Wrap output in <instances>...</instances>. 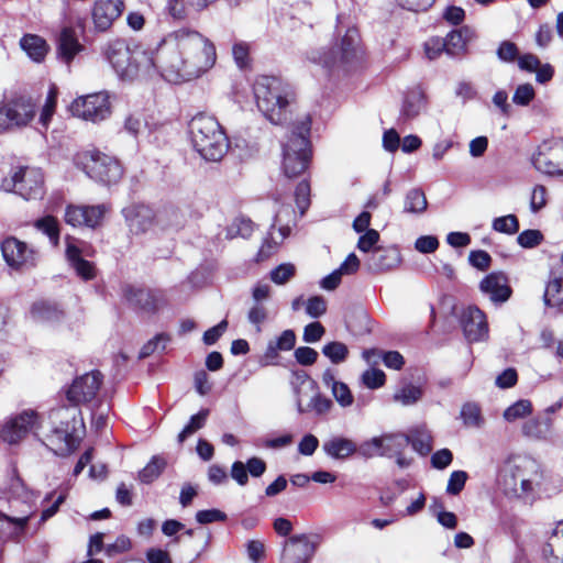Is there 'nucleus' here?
<instances>
[{
  "instance_id": "obj_33",
  "label": "nucleus",
  "mask_w": 563,
  "mask_h": 563,
  "mask_svg": "<svg viewBox=\"0 0 563 563\" xmlns=\"http://www.w3.org/2000/svg\"><path fill=\"white\" fill-rule=\"evenodd\" d=\"M31 317L36 322L52 323L63 317V311L55 303L37 301L31 308Z\"/></svg>"
},
{
  "instance_id": "obj_22",
  "label": "nucleus",
  "mask_w": 563,
  "mask_h": 563,
  "mask_svg": "<svg viewBox=\"0 0 563 563\" xmlns=\"http://www.w3.org/2000/svg\"><path fill=\"white\" fill-rule=\"evenodd\" d=\"M479 290L494 305L506 302L512 292L507 276L501 272H493L486 275L479 283Z\"/></svg>"
},
{
  "instance_id": "obj_9",
  "label": "nucleus",
  "mask_w": 563,
  "mask_h": 563,
  "mask_svg": "<svg viewBox=\"0 0 563 563\" xmlns=\"http://www.w3.org/2000/svg\"><path fill=\"white\" fill-rule=\"evenodd\" d=\"M3 497L10 504V508L16 516H9L0 512V523L7 521L14 525L16 533L24 531L30 518L32 517L34 494L29 490L19 476H13L9 485L3 490Z\"/></svg>"
},
{
  "instance_id": "obj_25",
  "label": "nucleus",
  "mask_w": 563,
  "mask_h": 563,
  "mask_svg": "<svg viewBox=\"0 0 563 563\" xmlns=\"http://www.w3.org/2000/svg\"><path fill=\"white\" fill-rule=\"evenodd\" d=\"M123 296L130 305L145 311H154L157 308L158 297L150 289L126 285L123 287Z\"/></svg>"
},
{
  "instance_id": "obj_45",
  "label": "nucleus",
  "mask_w": 563,
  "mask_h": 563,
  "mask_svg": "<svg viewBox=\"0 0 563 563\" xmlns=\"http://www.w3.org/2000/svg\"><path fill=\"white\" fill-rule=\"evenodd\" d=\"M170 342V335L167 333H158L147 343H145L140 351V358H145L154 352H164L167 344Z\"/></svg>"
},
{
  "instance_id": "obj_52",
  "label": "nucleus",
  "mask_w": 563,
  "mask_h": 563,
  "mask_svg": "<svg viewBox=\"0 0 563 563\" xmlns=\"http://www.w3.org/2000/svg\"><path fill=\"white\" fill-rule=\"evenodd\" d=\"M295 201L302 216L310 206V184L307 179H303L297 185Z\"/></svg>"
},
{
  "instance_id": "obj_19",
  "label": "nucleus",
  "mask_w": 563,
  "mask_h": 563,
  "mask_svg": "<svg viewBox=\"0 0 563 563\" xmlns=\"http://www.w3.org/2000/svg\"><path fill=\"white\" fill-rule=\"evenodd\" d=\"M38 426V416L33 410H25L10 418L3 426L1 438L10 444L18 443Z\"/></svg>"
},
{
  "instance_id": "obj_36",
  "label": "nucleus",
  "mask_w": 563,
  "mask_h": 563,
  "mask_svg": "<svg viewBox=\"0 0 563 563\" xmlns=\"http://www.w3.org/2000/svg\"><path fill=\"white\" fill-rule=\"evenodd\" d=\"M552 421L549 417L536 418L525 422L522 432L525 435L534 439H544L551 432Z\"/></svg>"
},
{
  "instance_id": "obj_60",
  "label": "nucleus",
  "mask_w": 563,
  "mask_h": 563,
  "mask_svg": "<svg viewBox=\"0 0 563 563\" xmlns=\"http://www.w3.org/2000/svg\"><path fill=\"white\" fill-rule=\"evenodd\" d=\"M386 376L383 371L371 368L363 373L362 382L371 389H376L385 384Z\"/></svg>"
},
{
  "instance_id": "obj_17",
  "label": "nucleus",
  "mask_w": 563,
  "mask_h": 563,
  "mask_svg": "<svg viewBox=\"0 0 563 563\" xmlns=\"http://www.w3.org/2000/svg\"><path fill=\"white\" fill-rule=\"evenodd\" d=\"M110 210L109 205L100 203L93 206L68 205L65 210V222L74 228L87 227L95 229L99 227Z\"/></svg>"
},
{
  "instance_id": "obj_63",
  "label": "nucleus",
  "mask_w": 563,
  "mask_h": 563,
  "mask_svg": "<svg viewBox=\"0 0 563 563\" xmlns=\"http://www.w3.org/2000/svg\"><path fill=\"white\" fill-rule=\"evenodd\" d=\"M294 355H295L296 361L303 366H309V365L314 364L319 356L318 352L314 349L309 347V346L297 347L295 350Z\"/></svg>"
},
{
  "instance_id": "obj_37",
  "label": "nucleus",
  "mask_w": 563,
  "mask_h": 563,
  "mask_svg": "<svg viewBox=\"0 0 563 563\" xmlns=\"http://www.w3.org/2000/svg\"><path fill=\"white\" fill-rule=\"evenodd\" d=\"M34 227L37 231L47 235L53 246L58 245L60 229L59 223L55 217L45 216L43 218H40L34 222Z\"/></svg>"
},
{
  "instance_id": "obj_50",
  "label": "nucleus",
  "mask_w": 563,
  "mask_h": 563,
  "mask_svg": "<svg viewBox=\"0 0 563 563\" xmlns=\"http://www.w3.org/2000/svg\"><path fill=\"white\" fill-rule=\"evenodd\" d=\"M356 453L364 459H372L377 455L383 456L379 437H374L369 440L362 442L357 446Z\"/></svg>"
},
{
  "instance_id": "obj_42",
  "label": "nucleus",
  "mask_w": 563,
  "mask_h": 563,
  "mask_svg": "<svg viewBox=\"0 0 563 563\" xmlns=\"http://www.w3.org/2000/svg\"><path fill=\"white\" fill-rule=\"evenodd\" d=\"M208 416V409H201L198 413L194 415L178 434V442L183 443L187 438L200 430L206 424Z\"/></svg>"
},
{
  "instance_id": "obj_56",
  "label": "nucleus",
  "mask_w": 563,
  "mask_h": 563,
  "mask_svg": "<svg viewBox=\"0 0 563 563\" xmlns=\"http://www.w3.org/2000/svg\"><path fill=\"white\" fill-rule=\"evenodd\" d=\"M468 475L465 471L452 472L448 481L446 493L453 496L459 495L463 490Z\"/></svg>"
},
{
  "instance_id": "obj_26",
  "label": "nucleus",
  "mask_w": 563,
  "mask_h": 563,
  "mask_svg": "<svg viewBox=\"0 0 563 563\" xmlns=\"http://www.w3.org/2000/svg\"><path fill=\"white\" fill-rule=\"evenodd\" d=\"M84 46L79 43L76 32L71 27H64L57 41V53L60 60L69 65Z\"/></svg>"
},
{
  "instance_id": "obj_23",
  "label": "nucleus",
  "mask_w": 563,
  "mask_h": 563,
  "mask_svg": "<svg viewBox=\"0 0 563 563\" xmlns=\"http://www.w3.org/2000/svg\"><path fill=\"white\" fill-rule=\"evenodd\" d=\"M299 390L301 396H309V399L297 410L298 413L303 415L312 412L316 416H324L332 409V400L320 393L316 380H307Z\"/></svg>"
},
{
  "instance_id": "obj_46",
  "label": "nucleus",
  "mask_w": 563,
  "mask_h": 563,
  "mask_svg": "<svg viewBox=\"0 0 563 563\" xmlns=\"http://www.w3.org/2000/svg\"><path fill=\"white\" fill-rule=\"evenodd\" d=\"M410 443L419 454L428 455L432 450V435L426 430L418 429L410 437Z\"/></svg>"
},
{
  "instance_id": "obj_43",
  "label": "nucleus",
  "mask_w": 563,
  "mask_h": 563,
  "mask_svg": "<svg viewBox=\"0 0 563 563\" xmlns=\"http://www.w3.org/2000/svg\"><path fill=\"white\" fill-rule=\"evenodd\" d=\"M322 354L328 357L333 364H341L346 361L349 356L347 346L339 341H332L323 345Z\"/></svg>"
},
{
  "instance_id": "obj_27",
  "label": "nucleus",
  "mask_w": 563,
  "mask_h": 563,
  "mask_svg": "<svg viewBox=\"0 0 563 563\" xmlns=\"http://www.w3.org/2000/svg\"><path fill=\"white\" fill-rule=\"evenodd\" d=\"M323 452L334 460H346L356 453L357 445L351 439L333 437L322 444Z\"/></svg>"
},
{
  "instance_id": "obj_2",
  "label": "nucleus",
  "mask_w": 563,
  "mask_h": 563,
  "mask_svg": "<svg viewBox=\"0 0 563 563\" xmlns=\"http://www.w3.org/2000/svg\"><path fill=\"white\" fill-rule=\"evenodd\" d=\"M545 474L541 464L529 456L509 462L500 473L499 485L508 498L532 505L544 490Z\"/></svg>"
},
{
  "instance_id": "obj_18",
  "label": "nucleus",
  "mask_w": 563,
  "mask_h": 563,
  "mask_svg": "<svg viewBox=\"0 0 563 563\" xmlns=\"http://www.w3.org/2000/svg\"><path fill=\"white\" fill-rule=\"evenodd\" d=\"M125 9L123 0H95L91 7V20L96 31L106 32L122 15Z\"/></svg>"
},
{
  "instance_id": "obj_57",
  "label": "nucleus",
  "mask_w": 563,
  "mask_h": 563,
  "mask_svg": "<svg viewBox=\"0 0 563 563\" xmlns=\"http://www.w3.org/2000/svg\"><path fill=\"white\" fill-rule=\"evenodd\" d=\"M295 272L296 268L292 264L284 263L271 272V279L277 285H284L295 275Z\"/></svg>"
},
{
  "instance_id": "obj_6",
  "label": "nucleus",
  "mask_w": 563,
  "mask_h": 563,
  "mask_svg": "<svg viewBox=\"0 0 563 563\" xmlns=\"http://www.w3.org/2000/svg\"><path fill=\"white\" fill-rule=\"evenodd\" d=\"M310 120L301 121L283 144L282 169L287 178L297 177L309 166L311 147L309 141Z\"/></svg>"
},
{
  "instance_id": "obj_21",
  "label": "nucleus",
  "mask_w": 563,
  "mask_h": 563,
  "mask_svg": "<svg viewBox=\"0 0 563 563\" xmlns=\"http://www.w3.org/2000/svg\"><path fill=\"white\" fill-rule=\"evenodd\" d=\"M461 324L467 341L478 342L488 338L485 313L477 307L466 308L461 316Z\"/></svg>"
},
{
  "instance_id": "obj_61",
  "label": "nucleus",
  "mask_w": 563,
  "mask_h": 563,
  "mask_svg": "<svg viewBox=\"0 0 563 563\" xmlns=\"http://www.w3.org/2000/svg\"><path fill=\"white\" fill-rule=\"evenodd\" d=\"M378 241L379 233L376 230H367L360 236L357 241V249L361 252L371 254Z\"/></svg>"
},
{
  "instance_id": "obj_38",
  "label": "nucleus",
  "mask_w": 563,
  "mask_h": 563,
  "mask_svg": "<svg viewBox=\"0 0 563 563\" xmlns=\"http://www.w3.org/2000/svg\"><path fill=\"white\" fill-rule=\"evenodd\" d=\"M166 460L159 455H154L151 461L140 471L139 479L144 484L154 482L165 470Z\"/></svg>"
},
{
  "instance_id": "obj_55",
  "label": "nucleus",
  "mask_w": 563,
  "mask_h": 563,
  "mask_svg": "<svg viewBox=\"0 0 563 563\" xmlns=\"http://www.w3.org/2000/svg\"><path fill=\"white\" fill-rule=\"evenodd\" d=\"M548 202V189L543 185H536L530 196V210L533 213L542 210Z\"/></svg>"
},
{
  "instance_id": "obj_62",
  "label": "nucleus",
  "mask_w": 563,
  "mask_h": 563,
  "mask_svg": "<svg viewBox=\"0 0 563 563\" xmlns=\"http://www.w3.org/2000/svg\"><path fill=\"white\" fill-rule=\"evenodd\" d=\"M519 54L518 47L510 41H504L497 48V56L501 62L511 63L517 59Z\"/></svg>"
},
{
  "instance_id": "obj_39",
  "label": "nucleus",
  "mask_w": 563,
  "mask_h": 563,
  "mask_svg": "<svg viewBox=\"0 0 563 563\" xmlns=\"http://www.w3.org/2000/svg\"><path fill=\"white\" fill-rule=\"evenodd\" d=\"M57 104V89L52 86L47 92L45 103L42 107L38 123L41 124L43 130L48 128V124L55 113Z\"/></svg>"
},
{
  "instance_id": "obj_51",
  "label": "nucleus",
  "mask_w": 563,
  "mask_h": 563,
  "mask_svg": "<svg viewBox=\"0 0 563 563\" xmlns=\"http://www.w3.org/2000/svg\"><path fill=\"white\" fill-rule=\"evenodd\" d=\"M543 241V234L536 229H529L520 232L517 236V243L523 249H533Z\"/></svg>"
},
{
  "instance_id": "obj_44",
  "label": "nucleus",
  "mask_w": 563,
  "mask_h": 563,
  "mask_svg": "<svg viewBox=\"0 0 563 563\" xmlns=\"http://www.w3.org/2000/svg\"><path fill=\"white\" fill-rule=\"evenodd\" d=\"M494 231L512 235L519 231V220L515 214L495 218L492 223Z\"/></svg>"
},
{
  "instance_id": "obj_16",
  "label": "nucleus",
  "mask_w": 563,
  "mask_h": 563,
  "mask_svg": "<svg viewBox=\"0 0 563 563\" xmlns=\"http://www.w3.org/2000/svg\"><path fill=\"white\" fill-rule=\"evenodd\" d=\"M103 376L99 371H91L76 377L67 390V399L75 406L91 404L102 385Z\"/></svg>"
},
{
  "instance_id": "obj_40",
  "label": "nucleus",
  "mask_w": 563,
  "mask_h": 563,
  "mask_svg": "<svg viewBox=\"0 0 563 563\" xmlns=\"http://www.w3.org/2000/svg\"><path fill=\"white\" fill-rule=\"evenodd\" d=\"M460 416L463 423L468 428H481L484 419L481 415V408L475 402H466L462 406Z\"/></svg>"
},
{
  "instance_id": "obj_29",
  "label": "nucleus",
  "mask_w": 563,
  "mask_h": 563,
  "mask_svg": "<svg viewBox=\"0 0 563 563\" xmlns=\"http://www.w3.org/2000/svg\"><path fill=\"white\" fill-rule=\"evenodd\" d=\"M543 301L551 308H560L563 305V271H551Z\"/></svg>"
},
{
  "instance_id": "obj_15",
  "label": "nucleus",
  "mask_w": 563,
  "mask_h": 563,
  "mask_svg": "<svg viewBox=\"0 0 563 563\" xmlns=\"http://www.w3.org/2000/svg\"><path fill=\"white\" fill-rule=\"evenodd\" d=\"M110 96L100 91L75 99L70 111L75 117L93 123L106 120L111 113Z\"/></svg>"
},
{
  "instance_id": "obj_13",
  "label": "nucleus",
  "mask_w": 563,
  "mask_h": 563,
  "mask_svg": "<svg viewBox=\"0 0 563 563\" xmlns=\"http://www.w3.org/2000/svg\"><path fill=\"white\" fill-rule=\"evenodd\" d=\"M533 167L548 176H563V140H544L532 154Z\"/></svg>"
},
{
  "instance_id": "obj_32",
  "label": "nucleus",
  "mask_w": 563,
  "mask_h": 563,
  "mask_svg": "<svg viewBox=\"0 0 563 563\" xmlns=\"http://www.w3.org/2000/svg\"><path fill=\"white\" fill-rule=\"evenodd\" d=\"M379 441L383 456L393 457L395 454L402 453L410 444V437L404 433H385L379 437Z\"/></svg>"
},
{
  "instance_id": "obj_1",
  "label": "nucleus",
  "mask_w": 563,
  "mask_h": 563,
  "mask_svg": "<svg viewBox=\"0 0 563 563\" xmlns=\"http://www.w3.org/2000/svg\"><path fill=\"white\" fill-rule=\"evenodd\" d=\"M104 56L121 81L162 77L174 84L198 78L213 67L217 58L213 43L188 29L166 34L151 49L115 40L107 44Z\"/></svg>"
},
{
  "instance_id": "obj_64",
  "label": "nucleus",
  "mask_w": 563,
  "mask_h": 563,
  "mask_svg": "<svg viewBox=\"0 0 563 563\" xmlns=\"http://www.w3.org/2000/svg\"><path fill=\"white\" fill-rule=\"evenodd\" d=\"M327 311V302L321 296H313L308 299L306 305V312L311 318H319Z\"/></svg>"
},
{
  "instance_id": "obj_20",
  "label": "nucleus",
  "mask_w": 563,
  "mask_h": 563,
  "mask_svg": "<svg viewBox=\"0 0 563 563\" xmlns=\"http://www.w3.org/2000/svg\"><path fill=\"white\" fill-rule=\"evenodd\" d=\"M1 251L5 263L14 269L35 265V252L33 249L16 238H7L1 244Z\"/></svg>"
},
{
  "instance_id": "obj_53",
  "label": "nucleus",
  "mask_w": 563,
  "mask_h": 563,
  "mask_svg": "<svg viewBox=\"0 0 563 563\" xmlns=\"http://www.w3.org/2000/svg\"><path fill=\"white\" fill-rule=\"evenodd\" d=\"M536 97L534 88L531 84L519 85L512 96V102L520 107H527Z\"/></svg>"
},
{
  "instance_id": "obj_49",
  "label": "nucleus",
  "mask_w": 563,
  "mask_h": 563,
  "mask_svg": "<svg viewBox=\"0 0 563 563\" xmlns=\"http://www.w3.org/2000/svg\"><path fill=\"white\" fill-rule=\"evenodd\" d=\"M254 224L250 219L236 218L228 230V235L232 238L241 236L247 239L251 236Z\"/></svg>"
},
{
  "instance_id": "obj_31",
  "label": "nucleus",
  "mask_w": 563,
  "mask_h": 563,
  "mask_svg": "<svg viewBox=\"0 0 563 563\" xmlns=\"http://www.w3.org/2000/svg\"><path fill=\"white\" fill-rule=\"evenodd\" d=\"M542 552L548 563H563V521L553 529Z\"/></svg>"
},
{
  "instance_id": "obj_14",
  "label": "nucleus",
  "mask_w": 563,
  "mask_h": 563,
  "mask_svg": "<svg viewBox=\"0 0 563 563\" xmlns=\"http://www.w3.org/2000/svg\"><path fill=\"white\" fill-rule=\"evenodd\" d=\"M318 533H301L284 542L280 563H310L321 543Z\"/></svg>"
},
{
  "instance_id": "obj_12",
  "label": "nucleus",
  "mask_w": 563,
  "mask_h": 563,
  "mask_svg": "<svg viewBox=\"0 0 563 563\" xmlns=\"http://www.w3.org/2000/svg\"><path fill=\"white\" fill-rule=\"evenodd\" d=\"M37 104L30 96H16L0 106V132L27 126L35 118Z\"/></svg>"
},
{
  "instance_id": "obj_47",
  "label": "nucleus",
  "mask_w": 563,
  "mask_h": 563,
  "mask_svg": "<svg viewBox=\"0 0 563 563\" xmlns=\"http://www.w3.org/2000/svg\"><path fill=\"white\" fill-rule=\"evenodd\" d=\"M531 401L528 399H520L504 411V418L508 422H512L517 419L525 418L531 412Z\"/></svg>"
},
{
  "instance_id": "obj_10",
  "label": "nucleus",
  "mask_w": 563,
  "mask_h": 563,
  "mask_svg": "<svg viewBox=\"0 0 563 563\" xmlns=\"http://www.w3.org/2000/svg\"><path fill=\"white\" fill-rule=\"evenodd\" d=\"M75 159L89 178L103 185H114L123 176V168L119 161L99 151L84 152Z\"/></svg>"
},
{
  "instance_id": "obj_11",
  "label": "nucleus",
  "mask_w": 563,
  "mask_h": 563,
  "mask_svg": "<svg viewBox=\"0 0 563 563\" xmlns=\"http://www.w3.org/2000/svg\"><path fill=\"white\" fill-rule=\"evenodd\" d=\"M1 189L15 192L25 200L41 199L44 195L43 173L40 168L19 167L10 177L2 180Z\"/></svg>"
},
{
  "instance_id": "obj_58",
  "label": "nucleus",
  "mask_w": 563,
  "mask_h": 563,
  "mask_svg": "<svg viewBox=\"0 0 563 563\" xmlns=\"http://www.w3.org/2000/svg\"><path fill=\"white\" fill-rule=\"evenodd\" d=\"M331 391L336 402L343 408L350 407L354 401V397L345 383L340 382L334 385Z\"/></svg>"
},
{
  "instance_id": "obj_34",
  "label": "nucleus",
  "mask_w": 563,
  "mask_h": 563,
  "mask_svg": "<svg viewBox=\"0 0 563 563\" xmlns=\"http://www.w3.org/2000/svg\"><path fill=\"white\" fill-rule=\"evenodd\" d=\"M21 48L34 62H42L47 54L48 46L41 36L26 34L20 41Z\"/></svg>"
},
{
  "instance_id": "obj_8",
  "label": "nucleus",
  "mask_w": 563,
  "mask_h": 563,
  "mask_svg": "<svg viewBox=\"0 0 563 563\" xmlns=\"http://www.w3.org/2000/svg\"><path fill=\"white\" fill-rule=\"evenodd\" d=\"M71 404V406H62L55 408L49 413V420L54 424L52 434L48 437V441L55 448L53 449L56 454L65 455L73 452L75 449L74 432L78 423L82 420L80 417V410Z\"/></svg>"
},
{
  "instance_id": "obj_4",
  "label": "nucleus",
  "mask_w": 563,
  "mask_h": 563,
  "mask_svg": "<svg viewBox=\"0 0 563 563\" xmlns=\"http://www.w3.org/2000/svg\"><path fill=\"white\" fill-rule=\"evenodd\" d=\"M360 35L350 27L340 41L338 48H313L307 52V59L321 66L329 74L347 73L361 60Z\"/></svg>"
},
{
  "instance_id": "obj_48",
  "label": "nucleus",
  "mask_w": 563,
  "mask_h": 563,
  "mask_svg": "<svg viewBox=\"0 0 563 563\" xmlns=\"http://www.w3.org/2000/svg\"><path fill=\"white\" fill-rule=\"evenodd\" d=\"M268 319V309L262 302H254L247 312V320L255 327L257 333L262 332L263 323Z\"/></svg>"
},
{
  "instance_id": "obj_30",
  "label": "nucleus",
  "mask_w": 563,
  "mask_h": 563,
  "mask_svg": "<svg viewBox=\"0 0 563 563\" xmlns=\"http://www.w3.org/2000/svg\"><path fill=\"white\" fill-rule=\"evenodd\" d=\"M472 32L468 27L451 31L444 38L445 54L450 57H457L466 53L467 42Z\"/></svg>"
},
{
  "instance_id": "obj_3",
  "label": "nucleus",
  "mask_w": 563,
  "mask_h": 563,
  "mask_svg": "<svg viewBox=\"0 0 563 563\" xmlns=\"http://www.w3.org/2000/svg\"><path fill=\"white\" fill-rule=\"evenodd\" d=\"M188 126L191 144L205 161L220 162L225 156L230 142L217 118L198 113Z\"/></svg>"
},
{
  "instance_id": "obj_7",
  "label": "nucleus",
  "mask_w": 563,
  "mask_h": 563,
  "mask_svg": "<svg viewBox=\"0 0 563 563\" xmlns=\"http://www.w3.org/2000/svg\"><path fill=\"white\" fill-rule=\"evenodd\" d=\"M122 214L130 232L135 235L146 233L155 227L161 230H177L183 224L181 214L174 209H164L155 213L147 206L131 205L122 210Z\"/></svg>"
},
{
  "instance_id": "obj_5",
  "label": "nucleus",
  "mask_w": 563,
  "mask_h": 563,
  "mask_svg": "<svg viewBox=\"0 0 563 563\" xmlns=\"http://www.w3.org/2000/svg\"><path fill=\"white\" fill-rule=\"evenodd\" d=\"M253 92L258 110L272 123H282L286 109L294 99L290 87L280 78L260 76L253 85Z\"/></svg>"
},
{
  "instance_id": "obj_28",
  "label": "nucleus",
  "mask_w": 563,
  "mask_h": 563,
  "mask_svg": "<svg viewBox=\"0 0 563 563\" xmlns=\"http://www.w3.org/2000/svg\"><path fill=\"white\" fill-rule=\"evenodd\" d=\"M426 107V95L421 87L416 86L409 89L405 96L400 111L404 120H411L419 115Z\"/></svg>"
},
{
  "instance_id": "obj_59",
  "label": "nucleus",
  "mask_w": 563,
  "mask_h": 563,
  "mask_svg": "<svg viewBox=\"0 0 563 563\" xmlns=\"http://www.w3.org/2000/svg\"><path fill=\"white\" fill-rule=\"evenodd\" d=\"M424 53L428 59L433 60L441 56L442 53H445V43L442 37L434 36L426 41Z\"/></svg>"
},
{
  "instance_id": "obj_24",
  "label": "nucleus",
  "mask_w": 563,
  "mask_h": 563,
  "mask_svg": "<svg viewBox=\"0 0 563 563\" xmlns=\"http://www.w3.org/2000/svg\"><path fill=\"white\" fill-rule=\"evenodd\" d=\"M401 263V254L398 247H375L367 257L368 271L375 274L386 273L395 269Z\"/></svg>"
},
{
  "instance_id": "obj_35",
  "label": "nucleus",
  "mask_w": 563,
  "mask_h": 563,
  "mask_svg": "<svg viewBox=\"0 0 563 563\" xmlns=\"http://www.w3.org/2000/svg\"><path fill=\"white\" fill-rule=\"evenodd\" d=\"M428 201L424 192L419 188L410 189L404 200V212L421 214L427 210Z\"/></svg>"
},
{
  "instance_id": "obj_41",
  "label": "nucleus",
  "mask_w": 563,
  "mask_h": 563,
  "mask_svg": "<svg viewBox=\"0 0 563 563\" xmlns=\"http://www.w3.org/2000/svg\"><path fill=\"white\" fill-rule=\"evenodd\" d=\"M422 389L419 386L407 384L394 394V400L404 406H411L422 397Z\"/></svg>"
},
{
  "instance_id": "obj_54",
  "label": "nucleus",
  "mask_w": 563,
  "mask_h": 563,
  "mask_svg": "<svg viewBox=\"0 0 563 563\" xmlns=\"http://www.w3.org/2000/svg\"><path fill=\"white\" fill-rule=\"evenodd\" d=\"M295 379L291 382L294 394H295V400H296V407L297 410L303 406L308 399L309 396H301V393L299 389L307 383V380H313L307 373L305 372H296Z\"/></svg>"
}]
</instances>
